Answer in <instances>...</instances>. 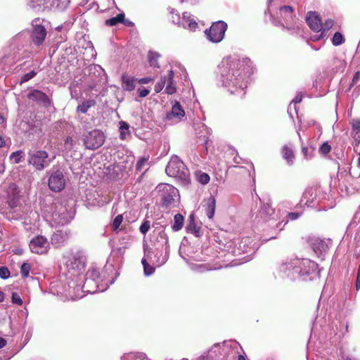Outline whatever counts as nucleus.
Masks as SVG:
<instances>
[{
  "label": "nucleus",
  "mask_w": 360,
  "mask_h": 360,
  "mask_svg": "<svg viewBox=\"0 0 360 360\" xmlns=\"http://www.w3.org/2000/svg\"><path fill=\"white\" fill-rule=\"evenodd\" d=\"M220 81L231 94L242 98L245 95L247 79L252 73L250 59L229 56L219 65Z\"/></svg>",
  "instance_id": "1"
},
{
  "label": "nucleus",
  "mask_w": 360,
  "mask_h": 360,
  "mask_svg": "<svg viewBox=\"0 0 360 360\" xmlns=\"http://www.w3.org/2000/svg\"><path fill=\"white\" fill-rule=\"evenodd\" d=\"M66 271L64 279L54 284L58 294L72 299L82 297L80 290L82 289V274L85 269L86 258L80 251L71 252L65 262Z\"/></svg>",
  "instance_id": "2"
},
{
  "label": "nucleus",
  "mask_w": 360,
  "mask_h": 360,
  "mask_svg": "<svg viewBox=\"0 0 360 360\" xmlns=\"http://www.w3.org/2000/svg\"><path fill=\"white\" fill-rule=\"evenodd\" d=\"M280 275L290 280L311 281L319 276L318 265L307 258H287L278 268Z\"/></svg>",
  "instance_id": "3"
},
{
  "label": "nucleus",
  "mask_w": 360,
  "mask_h": 360,
  "mask_svg": "<svg viewBox=\"0 0 360 360\" xmlns=\"http://www.w3.org/2000/svg\"><path fill=\"white\" fill-rule=\"evenodd\" d=\"M44 218L51 226H63L73 219L75 210L72 205L67 202H54L44 210Z\"/></svg>",
  "instance_id": "4"
},
{
  "label": "nucleus",
  "mask_w": 360,
  "mask_h": 360,
  "mask_svg": "<svg viewBox=\"0 0 360 360\" xmlns=\"http://www.w3.org/2000/svg\"><path fill=\"white\" fill-rule=\"evenodd\" d=\"M25 39V34L22 32L18 33L11 39L8 48L4 50L0 59V65H2L3 70H6L22 58L20 51L23 47L22 42Z\"/></svg>",
  "instance_id": "5"
},
{
  "label": "nucleus",
  "mask_w": 360,
  "mask_h": 360,
  "mask_svg": "<svg viewBox=\"0 0 360 360\" xmlns=\"http://www.w3.org/2000/svg\"><path fill=\"white\" fill-rule=\"evenodd\" d=\"M259 215L267 223L266 226L269 229L266 231L269 232V239L276 238L287 223L285 221L283 224L284 221L278 217V214L275 213L274 210L269 203L262 205L259 210Z\"/></svg>",
  "instance_id": "6"
},
{
  "label": "nucleus",
  "mask_w": 360,
  "mask_h": 360,
  "mask_svg": "<svg viewBox=\"0 0 360 360\" xmlns=\"http://www.w3.org/2000/svg\"><path fill=\"white\" fill-rule=\"evenodd\" d=\"M165 172L167 175L180 180L186 181L189 171L184 163L176 155H173L168 162Z\"/></svg>",
  "instance_id": "7"
},
{
  "label": "nucleus",
  "mask_w": 360,
  "mask_h": 360,
  "mask_svg": "<svg viewBox=\"0 0 360 360\" xmlns=\"http://www.w3.org/2000/svg\"><path fill=\"white\" fill-rule=\"evenodd\" d=\"M100 281V274L98 269L95 268L89 269L86 274H82V289L80 293L84 296V292L95 293L97 291H103L98 289V283Z\"/></svg>",
  "instance_id": "8"
},
{
  "label": "nucleus",
  "mask_w": 360,
  "mask_h": 360,
  "mask_svg": "<svg viewBox=\"0 0 360 360\" xmlns=\"http://www.w3.org/2000/svg\"><path fill=\"white\" fill-rule=\"evenodd\" d=\"M169 249L165 248L154 249L149 247H144V257L147 261L155 266H161L165 264L169 259Z\"/></svg>",
  "instance_id": "9"
},
{
  "label": "nucleus",
  "mask_w": 360,
  "mask_h": 360,
  "mask_svg": "<svg viewBox=\"0 0 360 360\" xmlns=\"http://www.w3.org/2000/svg\"><path fill=\"white\" fill-rule=\"evenodd\" d=\"M227 27L225 22L219 20L212 23L211 27L205 31V34L210 41L219 43L224 39Z\"/></svg>",
  "instance_id": "10"
},
{
  "label": "nucleus",
  "mask_w": 360,
  "mask_h": 360,
  "mask_svg": "<svg viewBox=\"0 0 360 360\" xmlns=\"http://www.w3.org/2000/svg\"><path fill=\"white\" fill-rule=\"evenodd\" d=\"M66 179L63 170L55 169L53 167L50 171L49 178L48 180L49 189L54 192H60L64 189Z\"/></svg>",
  "instance_id": "11"
},
{
  "label": "nucleus",
  "mask_w": 360,
  "mask_h": 360,
  "mask_svg": "<svg viewBox=\"0 0 360 360\" xmlns=\"http://www.w3.org/2000/svg\"><path fill=\"white\" fill-rule=\"evenodd\" d=\"M256 240L250 237H244L236 244V248L233 251L235 255H240L242 254H248V257L255 253L258 248L259 244Z\"/></svg>",
  "instance_id": "12"
},
{
  "label": "nucleus",
  "mask_w": 360,
  "mask_h": 360,
  "mask_svg": "<svg viewBox=\"0 0 360 360\" xmlns=\"http://www.w3.org/2000/svg\"><path fill=\"white\" fill-rule=\"evenodd\" d=\"M44 20L41 18L34 19L32 22V32L31 39L34 45L39 46L45 40L46 37V30L45 28Z\"/></svg>",
  "instance_id": "13"
},
{
  "label": "nucleus",
  "mask_w": 360,
  "mask_h": 360,
  "mask_svg": "<svg viewBox=\"0 0 360 360\" xmlns=\"http://www.w3.org/2000/svg\"><path fill=\"white\" fill-rule=\"evenodd\" d=\"M28 161L37 170L41 171L50 165L52 159H49V155L46 151L37 150L29 153Z\"/></svg>",
  "instance_id": "14"
},
{
  "label": "nucleus",
  "mask_w": 360,
  "mask_h": 360,
  "mask_svg": "<svg viewBox=\"0 0 360 360\" xmlns=\"http://www.w3.org/2000/svg\"><path fill=\"white\" fill-rule=\"evenodd\" d=\"M105 141V136L100 130H93L84 136V144L88 149L95 150L101 147Z\"/></svg>",
  "instance_id": "15"
},
{
  "label": "nucleus",
  "mask_w": 360,
  "mask_h": 360,
  "mask_svg": "<svg viewBox=\"0 0 360 360\" xmlns=\"http://www.w3.org/2000/svg\"><path fill=\"white\" fill-rule=\"evenodd\" d=\"M158 188L162 192L161 199L164 206L168 207L172 205L175 198L179 195V191L170 184L159 186Z\"/></svg>",
  "instance_id": "16"
},
{
  "label": "nucleus",
  "mask_w": 360,
  "mask_h": 360,
  "mask_svg": "<svg viewBox=\"0 0 360 360\" xmlns=\"http://www.w3.org/2000/svg\"><path fill=\"white\" fill-rule=\"evenodd\" d=\"M30 248L33 253L44 254L48 252L49 242L43 236H37L30 242Z\"/></svg>",
  "instance_id": "17"
},
{
  "label": "nucleus",
  "mask_w": 360,
  "mask_h": 360,
  "mask_svg": "<svg viewBox=\"0 0 360 360\" xmlns=\"http://www.w3.org/2000/svg\"><path fill=\"white\" fill-rule=\"evenodd\" d=\"M320 190L317 188H308L303 193L300 204L307 207H314L319 202L318 193Z\"/></svg>",
  "instance_id": "18"
},
{
  "label": "nucleus",
  "mask_w": 360,
  "mask_h": 360,
  "mask_svg": "<svg viewBox=\"0 0 360 360\" xmlns=\"http://www.w3.org/2000/svg\"><path fill=\"white\" fill-rule=\"evenodd\" d=\"M151 242L154 248L169 249V239L167 234L161 229H155L151 235Z\"/></svg>",
  "instance_id": "19"
},
{
  "label": "nucleus",
  "mask_w": 360,
  "mask_h": 360,
  "mask_svg": "<svg viewBox=\"0 0 360 360\" xmlns=\"http://www.w3.org/2000/svg\"><path fill=\"white\" fill-rule=\"evenodd\" d=\"M306 22L315 34H319L322 30V22L316 12H309L306 18Z\"/></svg>",
  "instance_id": "20"
},
{
  "label": "nucleus",
  "mask_w": 360,
  "mask_h": 360,
  "mask_svg": "<svg viewBox=\"0 0 360 360\" xmlns=\"http://www.w3.org/2000/svg\"><path fill=\"white\" fill-rule=\"evenodd\" d=\"M179 26L190 30L191 31H195L198 27V23L194 16L187 12H184L182 14Z\"/></svg>",
  "instance_id": "21"
},
{
  "label": "nucleus",
  "mask_w": 360,
  "mask_h": 360,
  "mask_svg": "<svg viewBox=\"0 0 360 360\" xmlns=\"http://www.w3.org/2000/svg\"><path fill=\"white\" fill-rule=\"evenodd\" d=\"M164 85L165 86V91L167 94H173L176 91V84L174 81V72L168 71L167 74L162 77Z\"/></svg>",
  "instance_id": "22"
},
{
  "label": "nucleus",
  "mask_w": 360,
  "mask_h": 360,
  "mask_svg": "<svg viewBox=\"0 0 360 360\" xmlns=\"http://www.w3.org/2000/svg\"><path fill=\"white\" fill-rule=\"evenodd\" d=\"M194 128L199 138H202L204 143L206 145L209 141V136L212 133V129L200 122L195 123Z\"/></svg>",
  "instance_id": "23"
},
{
  "label": "nucleus",
  "mask_w": 360,
  "mask_h": 360,
  "mask_svg": "<svg viewBox=\"0 0 360 360\" xmlns=\"http://www.w3.org/2000/svg\"><path fill=\"white\" fill-rule=\"evenodd\" d=\"M202 207L205 210V213L209 219H212L215 213L216 208V200L212 196L210 195L208 198H207Z\"/></svg>",
  "instance_id": "24"
},
{
  "label": "nucleus",
  "mask_w": 360,
  "mask_h": 360,
  "mask_svg": "<svg viewBox=\"0 0 360 360\" xmlns=\"http://www.w3.org/2000/svg\"><path fill=\"white\" fill-rule=\"evenodd\" d=\"M185 115V112L179 102L175 101L172 105V110L167 114L166 118L168 120L176 118L177 121L180 120Z\"/></svg>",
  "instance_id": "25"
},
{
  "label": "nucleus",
  "mask_w": 360,
  "mask_h": 360,
  "mask_svg": "<svg viewBox=\"0 0 360 360\" xmlns=\"http://www.w3.org/2000/svg\"><path fill=\"white\" fill-rule=\"evenodd\" d=\"M28 98L30 100L37 101L47 105L50 103L49 97L39 90H32L28 94Z\"/></svg>",
  "instance_id": "26"
},
{
  "label": "nucleus",
  "mask_w": 360,
  "mask_h": 360,
  "mask_svg": "<svg viewBox=\"0 0 360 360\" xmlns=\"http://www.w3.org/2000/svg\"><path fill=\"white\" fill-rule=\"evenodd\" d=\"M137 79L127 74L122 75V87L124 91H131L135 89Z\"/></svg>",
  "instance_id": "27"
},
{
  "label": "nucleus",
  "mask_w": 360,
  "mask_h": 360,
  "mask_svg": "<svg viewBox=\"0 0 360 360\" xmlns=\"http://www.w3.org/2000/svg\"><path fill=\"white\" fill-rule=\"evenodd\" d=\"M68 236L69 233L66 231H57L51 237V243L56 247H59L68 238Z\"/></svg>",
  "instance_id": "28"
},
{
  "label": "nucleus",
  "mask_w": 360,
  "mask_h": 360,
  "mask_svg": "<svg viewBox=\"0 0 360 360\" xmlns=\"http://www.w3.org/2000/svg\"><path fill=\"white\" fill-rule=\"evenodd\" d=\"M333 20L328 19L326 20L325 23H322V30H321L319 34H314L311 37V39L314 41H319L326 36L327 31L329 30L333 25Z\"/></svg>",
  "instance_id": "29"
},
{
  "label": "nucleus",
  "mask_w": 360,
  "mask_h": 360,
  "mask_svg": "<svg viewBox=\"0 0 360 360\" xmlns=\"http://www.w3.org/2000/svg\"><path fill=\"white\" fill-rule=\"evenodd\" d=\"M346 63L343 59L334 57L330 62L329 68L333 72L335 73L338 72H343Z\"/></svg>",
  "instance_id": "30"
},
{
  "label": "nucleus",
  "mask_w": 360,
  "mask_h": 360,
  "mask_svg": "<svg viewBox=\"0 0 360 360\" xmlns=\"http://www.w3.org/2000/svg\"><path fill=\"white\" fill-rule=\"evenodd\" d=\"M312 248L318 257L323 256L328 250V245L323 240L320 239L316 240L313 243Z\"/></svg>",
  "instance_id": "31"
},
{
  "label": "nucleus",
  "mask_w": 360,
  "mask_h": 360,
  "mask_svg": "<svg viewBox=\"0 0 360 360\" xmlns=\"http://www.w3.org/2000/svg\"><path fill=\"white\" fill-rule=\"evenodd\" d=\"M186 230L188 233H193L196 237L201 236V229L195 224L193 215L189 217V222L186 226Z\"/></svg>",
  "instance_id": "32"
},
{
  "label": "nucleus",
  "mask_w": 360,
  "mask_h": 360,
  "mask_svg": "<svg viewBox=\"0 0 360 360\" xmlns=\"http://www.w3.org/2000/svg\"><path fill=\"white\" fill-rule=\"evenodd\" d=\"M279 14L285 21H290L293 18V9L290 6H283L279 8Z\"/></svg>",
  "instance_id": "33"
},
{
  "label": "nucleus",
  "mask_w": 360,
  "mask_h": 360,
  "mask_svg": "<svg viewBox=\"0 0 360 360\" xmlns=\"http://www.w3.org/2000/svg\"><path fill=\"white\" fill-rule=\"evenodd\" d=\"M282 155L288 165H292L293 164L295 155L291 148L284 146L282 148Z\"/></svg>",
  "instance_id": "34"
},
{
  "label": "nucleus",
  "mask_w": 360,
  "mask_h": 360,
  "mask_svg": "<svg viewBox=\"0 0 360 360\" xmlns=\"http://www.w3.org/2000/svg\"><path fill=\"white\" fill-rule=\"evenodd\" d=\"M70 0H51L49 8H55L59 11H63L68 6Z\"/></svg>",
  "instance_id": "35"
},
{
  "label": "nucleus",
  "mask_w": 360,
  "mask_h": 360,
  "mask_svg": "<svg viewBox=\"0 0 360 360\" xmlns=\"http://www.w3.org/2000/svg\"><path fill=\"white\" fill-rule=\"evenodd\" d=\"M119 130L120 133V137L122 140H124L130 136L129 124L127 122L120 121L119 122Z\"/></svg>",
  "instance_id": "36"
},
{
  "label": "nucleus",
  "mask_w": 360,
  "mask_h": 360,
  "mask_svg": "<svg viewBox=\"0 0 360 360\" xmlns=\"http://www.w3.org/2000/svg\"><path fill=\"white\" fill-rule=\"evenodd\" d=\"M352 127V134L354 139L359 143L360 141V119H354L351 122Z\"/></svg>",
  "instance_id": "37"
},
{
  "label": "nucleus",
  "mask_w": 360,
  "mask_h": 360,
  "mask_svg": "<svg viewBox=\"0 0 360 360\" xmlns=\"http://www.w3.org/2000/svg\"><path fill=\"white\" fill-rule=\"evenodd\" d=\"M184 217L181 214H176L174 217V224L172 229L174 231L181 230L184 224Z\"/></svg>",
  "instance_id": "38"
},
{
  "label": "nucleus",
  "mask_w": 360,
  "mask_h": 360,
  "mask_svg": "<svg viewBox=\"0 0 360 360\" xmlns=\"http://www.w3.org/2000/svg\"><path fill=\"white\" fill-rule=\"evenodd\" d=\"M114 4V0H98V9H99L101 12H105L112 8Z\"/></svg>",
  "instance_id": "39"
},
{
  "label": "nucleus",
  "mask_w": 360,
  "mask_h": 360,
  "mask_svg": "<svg viewBox=\"0 0 360 360\" xmlns=\"http://www.w3.org/2000/svg\"><path fill=\"white\" fill-rule=\"evenodd\" d=\"M96 104L94 100H86L83 101L77 106V110L82 113H86L88 110Z\"/></svg>",
  "instance_id": "40"
},
{
  "label": "nucleus",
  "mask_w": 360,
  "mask_h": 360,
  "mask_svg": "<svg viewBox=\"0 0 360 360\" xmlns=\"http://www.w3.org/2000/svg\"><path fill=\"white\" fill-rule=\"evenodd\" d=\"M160 55L157 52L149 51L148 57L150 65L153 68H159L158 58H160Z\"/></svg>",
  "instance_id": "41"
},
{
  "label": "nucleus",
  "mask_w": 360,
  "mask_h": 360,
  "mask_svg": "<svg viewBox=\"0 0 360 360\" xmlns=\"http://www.w3.org/2000/svg\"><path fill=\"white\" fill-rule=\"evenodd\" d=\"M50 1L51 0H29V4L33 8H41V6L49 8Z\"/></svg>",
  "instance_id": "42"
},
{
  "label": "nucleus",
  "mask_w": 360,
  "mask_h": 360,
  "mask_svg": "<svg viewBox=\"0 0 360 360\" xmlns=\"http://www.w3.org/2000/svg\"><path fill=\"white\" fill-rule=\"evenodd\" d=\"M141 263L143 266V271L146 276H150L152 275L155 271L154 265H150L148 263V261H147L146 258H143L141 260Z\"/></svg>",
  "instance_id": "43"
},
{
  "label": "nucleus",
  "mask_w": 360,
  "mask_h": 360,
  "mask_svg": "<svg viewBox=\"0 0 360 360\" xmlns=\"http://www.w3.org/2000/svg\"><path fill=\"white\" fill-rule=\"evenodd\" d=\"M124 14L120 13L117 16L111 18L105 21V24L109 26H114L119 22H124Z\"/></svg>",
  "instance_id": "44"
},
{
  "label": "nucleus",
  "mask_w": 360,
  "mask_h": 360,
  "mask_svg": "<svg viewBox=\"0 0 360 360\" xmlns=\"http://www.w3.org/2000/svg\"><path fill=\"white\" fill-rule=\"evenodd\" d=\"M23 156L24 153L22 150H17L11 154L10 159L13 163L18 164L19 162H20Z\"/></svg>",
  "instance_id": "45"
},
{
  "label": "nucleus",
  "mask_w": 360,
  "mask_h": 360,
  "mask_svg": "<svg viewBox=\"0 0 360 360\" xmlns=\"http://www.w3.org/2000/svg\"><path fill=\"white\" fill-rule=\"evenodd\" d=\"M344 41H345L344 37L340 32H337L334 34L333 39H332V43L334 46H340L342 44H343Z\"/></svg>",
  "instance_id": "46"
},
{
  "label": "nucleus",
  "mask_w": 360,
  "mask_h": 360,
  "mask_svg": "<svg viewBox=\"0 0 360 360\" xmlns=\"http://www.w3.org/2000/svg\"><path fill=\"white\" fill-rule=\"evenodd\" d=\"M148 165V158L146 157L141 158L136 165V171L141 172L142 169H143L146 166Z\"/></svg>",
  "instance_id": "47"
},
{
  "label": "nucleus",
  "mask_w": 360,
  "mask_h": 360,
  "mask_svg": "<svg viewBox=\"0 0 360 360\" xmlns=\"http://www.w3.org/2000/svg\"><path fill=\"white\" fill-rule=\"evenodd\" d=\"M198 181L202 184H207L210 181V176L207 173L199 172L196 173Z\"/></svg>",
  "instance_id": "48"
},
{
  "label": "nucleus",
  "mask_w": 360,
  "mask_h": 360,
  "mask_svg": "<svg viewBox=\"0 0 360 360\" xmlns=\"http://www.w3.org/2000/svg\"><path fill=\"white\" fill-rule=\"evenodd\" d=\"M31 266L27 262H24L20 266V274L22 278H27L29 276Z\"/></svg>",
  "instance_id": "49"
},
{
  "label": "nucleus",
  "mask_w": 360,
  "mask_h": 360,
  "mask_svg": "<svg viewBox=\"0 0 360 360\" xmlns=\"http://www.w3.org/2000/svg\"><path fill=\"white\" fill-rule=\"evenodd\" d=\"M219 267H213L211 266L209 264H202L196 266V271H198L200 272H204L206 271H210L212 269H218Z\"/></svg>",
  "instance_id": "50"
},
{
  "label": "nucleus",
  "mask_w": 360,
  "mask_h": 360,
  "mask_svg": "<svg viewBox=\"0 0 360 360\" xmlns=\"http://www.w3.org/2000/svg\"><path fill=\"white\" fill-rule=\"evenodd\" d=\"M123 221V217L122 214H118L113 220L112 224V227L114 231H117L120 224H122Z\"/></svg>",
  "instance_id": "51"
},
{
  "label": "nucleus",
  "mask_w": 360,
  "mask_h": 360,
  "mask_svg": "<svg viewBox=\"0 0 360 360\" xmlns=\"http://www.w3.org/2000/svg\"><path fill=\"white\" fill-rule=\"evenodd\" d=\"M302 153L306 160H310L313 156V150H310L307 146H302Z\"/></svg>",
  "instance_id": "52"
},
{
  "label": "nucleus",
  "mask_w": 360,
  "mask_h": 360,
  "mask_svg": "<svg viewBox=\"0 0 360 360\" xmlns=\"http://www.w3.org/2000/svg\"><path fill=\"white\" fill-rule=\"evenodd\" d=\"M331 150L330 146L328 143V142L323 143L319 148V153L323 155H327Z\"/></svg>",
  "instance_id": "53"
},
{
  "label": "nucleus",
  "mask_w": 360,
  "mask_h": 360,
  "mask_svg": "<svg viewBox=\"0 0 360 360\" xmlns=\"http://www.w3.org/2000/svg\"><path fill=\"white\" fill-rule=\"evenodd\" d=\"M170 13L172 15V22L176 25H179V22L181 20V16L179 15V14L174 11V9H172L170 11Z\"/></svg>",
  "instance_id": "54"
},
{
  "label": "nucleus",
  "mask_w": 360,
  "mask_h": 360,
  "mask_svg": "<svg viewBox=\"0 0 360 360\" xmlns=\"http://www.w3.org/2000/svg\"><path fill=\"white\" fill-rule=\"evenodd\" d=\"M37 75L34 70H32L27 74H25L20 79V83L26 82L33 78Z\"/></svg>",
  "instance_id": "55"
},
{
  "label": "nucleus",
  "mask_w": 360,
  "mask_h": 360,
  "mask_svg": "<svg viewBox=\"0 0 360 360\" xmlns=\"http://www.w3.org/2000/svg\"><path fill=\"white\" fill-rule=\"evenodd\" d=\"M150 226V222L148 221H144L141 225L139 230L141 233L145 235L149 230Z\"/></svg>",
  "instance_id": "56"
},
{
  "label": "nucleus",
  "mask_w": 360,
  "mask_h": 360,
  "mask_svg": "<svg viewBox=\"0 0 360 360\" xmlns=\"http://www.w3.org/2000/svg\"><path fill=\"white\" fill-rule=\"evenodd\" d=\"M10 276V271L6 266L0 267V277L3 279H6Z\"/></svg>",
  "instance_id": "57"
},
{
  "label": "nucleus",
  "mask_w": 360,
  "mask_h": 360,
  "mask_svg": "<svg viewBox=\"0 0 360 360\" xmlns=\"http://www.w3.org/2000/svg\"><path fill=\"white\" fill-rule=\"evenodd\" d=\"M11 300L13 304H16L18 305H22L23 303L22 300L21 299L20 295L16 292H13L12 294Z\"/></svg>",
  "instance_id": "58"
},
{
  "label": "nucleus",
  "mask_w": 360,
  "mask_h": 360,
  "mask_svg": "<svg viewBox=\"0 0 360 360\" xmlns=\"http://www.w3.org/2000/svg\"><path fill=\"white\" fill-rule=\"evenodd\" d=\"M354 85L360 86V71L356 72L354 75L349 89Z\"/></svg>",
  "instance_id": "59"
},
{
  "label": "nucleus",
  "mask_w": 360,
  "mask_h": 360,
  "mask_svg": "<svg viewBox=\"0 0 360 360\" xmlns=\"http://www.w3.org/2000/svg\"><path fill=\"white\" fill-rule=\"evenodd\" d=\"M164 87H165L164 82H163V79L162 77L160 81L155 84V91L156 93H159L163 89Z\"/></svg>",
  "instance_id": "60"
},
{
  "label": "nucleus",
  "mask_w": 360,
  "mask_h": 360,
  "mask_svg": "<svg viewBox=\"0 0 360 360\" xmlns=\"http://www.w3.org/2000/svg\"><path fill=\"white\" fill-rule=\"evenodd\" d=\"M138 92H139V96L141 98H143V97L147 96L149 94L150 91L146 88H143V89H139Z\"/></svg>",
  "instance_id": "61"
},
{
  "label": "nucleus",
  "mask_w": 360,
  "mask_h": 360,
  "mask_svg": "<svg viewBox=\"0 0 360 360\" xmlns=\"http://www.w3.org/2000/svg\"><path fill=\"white\" fill-rule=\"evenodd\" d=\"M288 216L290 219L295 220L300 216V214L297 212H290V213H288Z\"/></svg>",
  "instance_id": "62"
},
{
  "label": "nucleus",
  "mask_w": 360,
  "mask_h": 360,
  "mask_svg": "<svg viewBox=\"0 0 360 360\" xmlns=\"http://www.w3.org/2000/svg\"><path fill=\"white\" fill-rule=\"evenodd\" d=\"M302 95L299 94L292 101V103H294V104L295 105L296 103H300L302 101Z\"/></svg>",
  "instance_id": "63"
},
{
  "label": "nucleus",
  "mask_w": 360,
  "mask_h": 360,
  "mask_svg": "<svg viewBox=\"0 0 360 360\" xmlns=\"http://www.w3.org/2000/svg\"><path fill=\"white\" fill-rule=\"evenodd\" d=\"M153 79L150 77H143L138 80L139 84H148L151 82Z\"/></svg>",
  "instance_id": "64"
}]
</instances>
